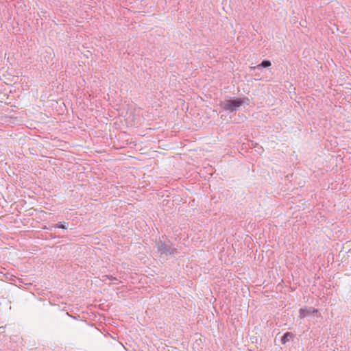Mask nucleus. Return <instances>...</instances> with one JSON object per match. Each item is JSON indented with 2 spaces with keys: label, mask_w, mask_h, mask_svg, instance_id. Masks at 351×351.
Masks as SVG:
<instances>
[{
  "label": "nucleus",
  "mask_w": 351,
  "mask_h": 351,
  "mask_svg": "<svg viewBox=\"0 0 351 351\" xmlns=\"http://www.w3.org/2000/svg\"><path fill=\"white\" fill-rule=\"evenodd\" d=\"M155 247L158 256L163 260L175 257L178 253L177 245L165 236L156 240Z\"/></svg>",
  "instance_id": "obj_1"
},
{
  "label": "nucleus",
  "mask_w": 351,
  "mask_h": 351,
  "mask_svg": "<svg viewBox=\"0 0 351 351\" xmlns=\"http://www.w3.org/2000/svg\"><path fill=\"white\" fill-rule=\"evenodd\" d=\"M219 106L223 110L228 111L229 112H235L241 107L239 97L221 101Z\"/></svg>",
  "instance_id": "obj_2"
},
{
  "label": "nucleus",
  "mask_w": 351,
  "mask_h": 351,
  "mask_svg": "<svg viewBox=\"0 0 351 351\" xmlns=\"http://www.w3.org/2000/svg\"><path fill=\"white\" fill-rule=\"evenodd\" d=\"M318 312L317 309L313 307H304L301 308L299 310V317L300 319H304L306 316H309L317 313Z\"/></svg>",
  "instance_id": "obj_3"
},
{
  "label": "nucleus",
  "mask_w": 351,
  "mask_h": 351,
  "mask_svg": "<svg viewBox=\"0 0 351 351\" xmlns=\"http://www.w3.org/2000/svg\"><path fill=\"white\" fill-rule=\"evenodd\" d=\"M69 228V223L64 221H60L54 225H52L47 229L49 230H52L53 228H61L63 230H66Z\"/></svg>",
  "instance_id": "obj_4"
},
{
  "label": "nucleus",
  "mask_w": 351,
  "mask_h": 351,
  "mask_svg": "<svg viewBox=\"0 0 351 351\" xmlns=\"http://www.w3.org/2000/svg\"><path fill=\"white\" fill-rule=\"evenodd\" d=\"M295 337L294 334H293L292 332H286L283 336L281 338V343L282 344H285L287 343L288 341H289V340L291 339H293Z\"/></svg>",
  "instance_id": "obj_5"
},
{
  "label": "nucleus",
  "mask_w": 351,
  "mask_h": 351,
  "mask_svg": "<svg viewBox=\"0 0 351 351\" xmlns=\"http://www.w3.org/2000/svg\"><path fill=\"white\" fill-rule=\"evenodd\" d=\"M271 65L270 60H263L260 64L257 66L258 69L261 68H269Z\"/></svg>",
  "instance_id": "obj_6"
},
{
  "label": "nucleus",
  "mask_w": 351,
  "mask_h": 351,
  "mask_svg": "<svg viewBox=\"0 0 351 351\" xmlns=\"http://www.w3.org/2000/svg\"><path fill=\"white\" fill-rule=\"evenodd\" d=\"M239 100L240 101V106H243V104H246L249 106L250 104V99L247 97H239Z\"/></svg>",
  "instance_id": "obj_7"
},
{
  "label": "nucleus",
  "mask_w": 351,
  "mask_h": 351,
  "mask_svg": "<svg viewBox=\"0 0 351 351\" xmlns=\"http://www.w3.org/2000/svg\"><path fill=\"white\" fill-rule=\"evenodd\" d=\"M102 280L103 281H105L106 280L108 279L110 280H117V278L116 277H114L111 275H104L102 276Z\"/></svg>",
  "instance_id": "obj_8"
}]
</instances>
